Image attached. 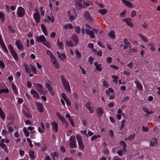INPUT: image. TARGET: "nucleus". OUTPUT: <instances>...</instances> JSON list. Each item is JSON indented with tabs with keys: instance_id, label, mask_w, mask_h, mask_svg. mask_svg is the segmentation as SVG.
<instances>
[{
	"instance_id": "f257e3e1",
	"label": "nucleus",
	"mask_w": 160,
	"mask_h": 160,
	"mask_svg": "<svg viewBox=\"0 0 160 160\" xmlns=\"http://www.w3.org/2000/svg\"><path fill=\"white\" fill-rule=\"evenodd\" d=\"M61 78L62 85L66 91L70 93L71 90L68 82L64 77L63 75L61 76Z\"/></svg>"
},
{
	"instance_id": "f03ea898",
	"label": "nucleus",
	"mask_w": 160,
	"mask_h": 160,
	"mask_svg": "<svg viewBox=\"0 0 160 160\" xmlns=\"http://www.w3.org/2000/svg\"><path fill=\"white\" fill-rule=\"evenodd\" d=\"M52 82L49 80L48 82L45 83V84L46 87L48 88V90L49 91L51 94L53 96L55 95V93L53 91V88L51 85Z\"/></svg>"
},
{
	"instance_id": "7ed1b4c3",
	"label": "nucleus",
	"mask_w": 160,
	"mask_h": 160,
	"mask_svg": "<svg viewBox=\"0 0 160 160\" xmlns=\"http://www.w3.org/2000/svg\"><path fill=\"white\" fill-rule=\"evenodd\" d=\"M17 13L19 17H22L25 15V12L24 8L21 7H19L17 11Z\"/></svg>"
},
{
	"instance_id": "20e7f679",
	"label": "nucleus",
	"mask_w": 160,
	"mask_h": 160,
	"mask_svg": "<svg viewBox=\"0 0 160 160\" xmlns=\"http://www.w3.org/2000/svg\"><path fill=\"white\" fill-rule=\"evenodd\" d=\"M15 45L20 50L22 51L24 50V47L20 40H17L15 41Z\"/></svg>"
},
{
	"instance_id": "39448f33",
	"label": "nucleus",
	"mask_w": 160,
	"mask_h": 160,
	"mask_svg": "<svg viewBox=\"0 0 160 160\" xmlns=\"http://www.w3.org/2000/svg\"><path fill=\"white\" fill-rule=\"evenodd\" d=\"M23 112L24 115L27 117L28 118H32V115L27 107L24 108L23 109Z\"/></svg>"
},
{
	"instance_id": "423d86ee",
	"label": "nucleus",
	"mask_w": 160,
	"mask_h": 160,
	"mask_svg": "<svg viewBox=\"0 0 160 160\" xmlns=\"http://www.w3.org/2000/svg\"><path fill=\"white\" fill-rule=\"evenodd\" d=\"M132 19L129 18L126 19H123L122 20L123 22H125L131 28H133V24L131 22Z\"/></svg>"
},
{
	"instance_id": "0eeeda50",
	"label": "nucleus",
	"mask_w": 160,
	"mask_h": 160,
	"mask_svg": "<svg viewBox=\"0 0 160 160\" xmlns=\"http://www.w3.org/2000/svg\"><path fill=\"white\" fill-rule=\"evenodd\" d=\"M36 40L38 42H41L42 44L46 41V39L43 35H40L36 37Z\"/></svg>"
},
{
	"instance_id": "6e6552de",
	"label": "nucleus",
	"mask_w": 160,
	"mask_h": 160,
	"mask_svg": "<svg viewBox=\"0 0 160 160\" xmlns=\"http://www.w3.org/2000/svg\"><path fill=\"white\" fill-rule=\"evenodd\" d=\"M122 3H124L125 5L131 8H133L134 7V5L130 2L126 0H122Z\"/></svg>"
},
{
	"instance_id": "1a4fd4ad",
	"label": "nucleus",
	"mask_w": 160,
	"mask_h": 160,
	"mask_svg": "<svg viewBox=\"0 0 160 160\" xmlns=\"http://www.w3.org/2000/svg\"><path fill=\"white\" fill-rule=\"evenodd\" d=\"M33 18L36 23H38L40 22V16L38 12H36L33 15Z\"/></svg>"
},
{
	"instance_id": "9d476101",
	"label": "nucleus",
	"mask_w": 160,
	"mask_h": 160,
	"mask_svg": "<svg viewBox=\"0 0 160 160\" xmlns=\"http://www.w3.org/2000/svg\"><path fill=\"white\" fill-rule=\"evenodd\" d=\"M85 32L87 35H89L91 38H95V36L93 32L90 30L89 29H85Z\"/></svg>"
},
{
	"instance_id": "9b49d317",
	"label": "nucleus",
	"mask_w": 160,
	"mask_h": 160,
	"mask_svg": "<svg viewBox=\"0 0 160 160\" xmlns=\"http://www.w3.org/2000/svg\"><path fill=\"white\" fill-rule=\"evenodd\" d=\"M52 129L55 132H57L58 131V125L55 122H53L51 123Z\"/></svg>"
},
{
	"instance_id": "f8f14e48",
	"label": "nucleus",
	"mask_w": 160,
	"mask_h": 160,
	"mask_svg": "<svg viewBox=\"0 0 160 160\" xmlns=\"http://www.w3.org/2000/svg\"><path fill=\"white\" fill-rule=\"evenodd\" d=\"M57 54L58 56V58L61 60L63 61L66 59V56L65 54H61L58 51H57Z\"/></svg>"
},
{
	"instance_id": "ddd939ff",
	"label": "nucleus",
	"mask_w": 160,
	"mask_h": 160,
	"mask_svg": "<svg viewBox=\"0 0 160 160\" xmlns=\"http://www.w3.org/2000/svg\"><path fill=\"white\" fill-rule=\"evenodd\" d=\"M124 43L125 44L124 46H123V49H126L128 47L129 48H131V46L130 43L128 42V39L127 38H125L124 39Z\"/></svg>"
},
{
	"instance_id": "4468645a",
	"label": "nucleus",
	"mask_w": 160,
	"mask_h": 160,
	"mask_svg": "<svg viewBox=\"0 0 160 160\" xmlns=\"http://www.w3.org/2000/svg\"><path fill=\"white\" fill-rule=\"evenodd\" d=\"M75 1L76 5L75 7L77 9H81L83 7L82 2L77 1L76 0H74Z\"/></svg>"
},
{
	"instance_id": "2eb2a0df",
	"label": "nucleus",
	"mask_w": 160,
	"mask_h": 160,
	"mask_svg": "<svg viewBox=\"0 0 160 160\" xmlns=\"http://www.w3.org/2000/svg\"><path fill=\"white\" fill-rule=\"evenodd\" d=\"M35 86L37 88L38 90L40 93L42 92L43 88H42V86L41 84L37 83L36 84Z\"/></svg>"
},
{
	"instance_id": "dca6fc26",
	"label": "nucleus",
	"mask_w": 160,
	"mask_h": 160,
	"mask_svg": "<svg viewBox=\"0 0 160 160\" xmlns=\"http://www.w3.org/2000/svg\"><path fill=\"white\" fill-rule=\"evenodd\" d=\"M41 127L38 128V131L40 133H43L44 132V130L45 129V127L43 123L42 122L40 123Z\"/></svg>"
},
{
	"instance_id": "f3484780",
	"label": "nucleus",
	"mask_w": 160,
	"mask_h": 160,
	"mask_svg": "<svg viewBox=\"0 0 160 160\" xmlns=\"http://www.w3.org/2000/svg\"><path fill=\"white\" fill-rule=\"evenodd\" d=\"M104 111L102 108H98L96 111L97 115L99 117H101Z\"/></svg>"
},
{
	"instance_id": "a211bd4d",
	"label": "nucleus",
	"mask_w": 160,
	"mask_h": 160,
	"mask_svg": "<svg viewBox=\"0 0 160 160\" xmlns=\"http://www.w3.org/2000/svg\"><path fill=\"white\" fill-rule=\"evenodd\" d=\"M84 16L85 18L91 22L93 21L92 18H91V16L88 12H85L84 14Z\"/></svg>"
},
{
	"instance_id": "6ab92c4d",
	"label": "nucleus",
	"mask_w": 160,
	"mask_h": 160,
	"mask_svg": "<svg viewBox=\"0 0 160 160\" xmlns=\"http://www.w3.org/2000/svg\"><path fill=\"white\" fill-rule=\"evenodd\" d=\"M52 64L54 65V67L57 69H59L60 68V66L59 63L57 62L56 58L52 59Z\"/></svg>"
},
{
	"instance_id": "aec40b11",
	"label": "nucleus",
	"mask_w": 160,
	"mask_h": 160,
	"mask_svg": "<svg viewBox=\"0 0 160 160\" xmlns=\"http://www.w3.org/2000/svg\"><path fill=\"white\" fill-rule=\"evenodd\" d=\"M36 105L38 110L40 112H42L43 111V105L38 102L37 103Z\"/></svg>"
},
{
	"instance_id": "412c9836",
	"label": "nucleus",
	"mask_w": 160,
	"mask_h": 160,
	"mask_svg": "<svg viewBox=\"0 0 160 160\" xmlns=\"http://www.w3.org/2000/svg\"><path fill=\"white\" fill-rule=\"evenodd\" d=\"M94 65L96 67V69L98 71L101 72L102 71V68L101 64H98L97 62H95L94 63Z\"/></svg>"
},
{
	"instance_id": "4be33fe9",
	"label": "nucleus",
	"mask_w": 160,
	"mask_h": 160,
	"mask_svg": "<svg viewBox=\"0 0 160 160\" xmlns=\"http://www.w3.org/2000/svg\"><path fill=\"white\" fill-rule=\"evenodd\" d=\"M31 93L32 94L33 97L36 99H38L39 98V95L38 92L33 90H31Z\"/></svg>"
},
{
	"instance_id": "5701e85b",
	"label": "nucleus",
	"mask_w": 160,
	"mask_h": 160,
	"mask_svg": "<svg viewBox=\"0 0 160 160\" xmlns=\"http://www.w3.org/2000/svg\"><path fill=\"white\" fill-rule=\"evenodd\" d=\"M23 66L25 67L26 72L28 73H30L31 70L28 65L25 62L23 64Z\"/></svg>"
},
{
	"instance_id": "b1692460",
	"label": "nucleus",
	"mask_w": 160,
	"mask_h": 160,
	"mask_svg": "<svg viewBox=\"0 0 160 160\" xmlns=\"http://www.w3.org/2000/svg\"><path fill=\"white\" fill-rule=\"evenodd\" d=\"M134 82L137 85V88L140 90H141L142 89V86L140 83L139 81H135Z\"/></svg>"
},
{
	"instance_id": "393cba45",
	"label": "nucleus",
	"mask_w": 160,
	"mask_h": 160,
	"mask_svg": "<svg viewBox=\"0 0 160 160\" xmlns=\"http://www.w3.org/2000/svg\"><path fill=\"white\" fill-rule=\"evenodd\" d=\"M41 28L44 34L46 36H47L48 35L47 31L45 25L43 24H42L41 25Z\"/></svg>"
},
{
	"instance_id": "a878e982",
	"label": "nucleus",
	"mask_w": 160,
	"mask_h": 160,
	"mask_svg": "<svg viewBox=\"0 0 160 160\" xmlns=\"http://www.w3.org/2000/svg\"><path fill=\"white\" fill-rule=\"evenodd\" d=\"M72 38L76 44H78V37L75 34H73L72 36Z\"/></svg>"
},
{
	"instance_id": "bb28decb",
	"label": "nucleus",
	"mask_w": 160,
	"mask_h": 160,
	"mask_svg": "<svg viewBox=\"0 0 160 160\" xmlns=\"http://www.w3.org/2000/svg\"><path fill=\"white\" fill-rule=\"evenodd\" d=\"M57 115L58 118L62 122L65 121V118L63 117L59 112H57L56 113Z\"/></svg>"
},
{
	"instance_id": "cd10ccee",
	"label": "nucleus",
	"mask_w": 160,
	"mask_h": 160,
	"mask_svg": "<svg viewBox=\"0 0 160 160\" xmlns=\"http://www.w3.org/2000/svg\"><path fill=\"white\" fill-rule=\"evenodd\" d=\"M30 158L32 160H34L35 158V155L34 152L30 151L29 153Z\"/></svg>"
},
{
	"instance_id": "c85d7f7f",
	"label": "nucleus",
	"mask_w": 160,
	"mask_h": 160,
	"mask_svg": "<svg viewBox=\"0 0 160 160\" xmlns=\"http://www.w3.org/2000/svg\"><path fill=\"white\" fill-rule=\"evenodd\" d=\"M14 59L16 61H18V58L17 54L15 51L11 53Z\"/></svg>"
},
{
	"instance_id": "c756f323",
	"label": "nucleus",
	"mask_w": 160,
	"mask_h": 160,
	"mask_svg": "<svg viewBox=\"0 0 160 160\" xmlns=\"http://www.w3.org/2000/svg\"><path fill=\"white\" fill-rule=\"evenodd\" d=\"M120 145L122 147L123 150L124 151H126V148L127 147V145L123 141H121L120 142Z\"/></svg>"
},
{
	"instance_id": "7c9ffc66",
	"label": "nucleus",
	"mask_w": 160,
	"mask_h": 160,
	"mask_svg": "<svg viewBox=\"0 0 160 160\" xmlns=\"http://www.w3.org/2000/svg\"><path fill=\"white\" fill-rule=\"evenodd\" d=\"M57 44L61 49H63V44L62 42H60L59 38L58 39L57 41Z\"/></svg>"
},
{
	"instance_id": "2f4dec72",
	"label": "nucleus",
	"mask_w": 160,
	"mask_h": 160,
	"mask_svg": "<svg viewBox=\"0 0 160 160\" xmlns=\"http://www.w3.org/2000/svg\"><path fill=\"white\" fill-rule=\"evenodd\" d=\"M76 141H70V146L71 148H74L76 147Z\"/></svg>"
},
{
	"instance_id": "473e14b6",
	"label": "nucleus",
	"mask_w": 160,
	"mask_h": 160,
	"mask_svg": "<svg viewBox=\"0 0 160 160\" xmlns=\"http://www.w3.org/2000/svg\"><path fill=\"white\" fill-rule=\"evenodd\" d=\"M46 53L48 55L50 56V57H51L52 60L54 58H55V56L53 55V54L52 53V52L50 51L49 50H47L46 51Z\"/></svg>"
},
{
	"instance_id": "72a5a7b5",
	"label": "nucleus",
	"mask_w": 160,
	"mask_h": 160,
	"mask_svg": "<svg viewBox=\"0 0 160 160\" xmlns=\"http://www.w3.org/2000/svg\"><path fill=\"white\" fill-rule=\"evenodd\" d=\"M75 53L76 54V58L78 59H79L81 57V55L78 50H76L75 51Z\"/></svg>"
},
{
	"instance_id": "f704fd0d",
	"label": "nucleus",
	"mask_w": 160,
	"mask_h": 160,
	"mask_svg": "<svg viewBox=\"0 0 160 160\" xmlns=\"http://www.w3.org/2000/svg\"><path fill=\"white\" fill-rule=\"evenodd\" d=\"M78 144L79 148L81 150H82L84 149V146L83 145L82 141H78Z\"/></svg>"
},
{
	"instance_id": "c9c22d12",
	"label": "nucleus",
	"mask_w": 160,
	"mask_h": 160,
	"mask_svg": "<svg viewBox=\"0 0 160 160\" xmlns=\"http://www.w3.org/2000/svg\"><path fill=\"white\" fill-rule=\"evenodd\" d=\"M5 16L2 12L0 11V19L3 22L5 20Z\"/></svg>"
},
{
	"instance_id": "e433bc0d",
	"label": "nucleus",
	"mask_w": 160,
	"mask_h": 160,
	"mask_svg": "<svg viewBox=\"0 0 160 160\" xmlns=\"http://www.w3.org/2000/svg\"><path fill=\"white\" fill-rule=\"evenodd\" d=\"M109 36L112 39L115 38V32L113 31H111L109 34Z\"/></svg>"
},
{
	"instance_id": "4c0bfd02",
	"label": "nucleus",
	"mask_w": 160,
	"mask_h": 160,
	"mask_svg": "<svg viewBox=\"0 0 160 160\" xmlns=\"http://www.w3.org/2000/svg\"><path fill=\"white\" fill-rule=\"evenodd\" d=\"M157 144V141H150V146L151 147L156 146Z\"/></svg>"
},
{
	"instance_id": "58836bf2",
	"label": "nucleus",
	"mask_w": 160,
	"mask_h": 160,
	"mask_svg": "<svg viewBox=\"0 0 160 160\" xmlns=\"http://www.w3.org/2000/svg\"><path fill=\"white\" fill-rule=\"evenodd\" d=\"M12 89H13V91L14 93L15 94H17L18 93V91L17 90L16 87L15 85H14V84H12Z\"/></svg>"
},
{
	"instance_id": "ea45409f",
	"label": "nucleus",
	"mask_w": 160,
	"mask_h": 160,
	"mask_svg": "<svg viewBox=\"0 0 160 160\" xmlns=\"http://www.w3.org/2000/svg\"><path fill=\"white\" fill-rule=\"evenodd\" d=\"M138 35L141 37L142 38V39L144 42H148V40L147 38L145 36H143L142 35L140 34H138Z\"/></svg>"
},
{
	"instance_id": "a19ab883",
	"label": "nucleus",
	"mask_w": 160,
	"mask_h": 160,
	"mask_svg": "<svg viewBox=\"0 0 160 160\" xmlns=\"http://www.w3.org/2000/svg\"><path fill=\"white\" fill-rule=\"evenodd\" d=\"M143 110L147 114H148L149 115L151 114H152L153 113V112L152 111L150 112L148 110V109L145 107H144L143 108Z\"/></svg>"
},
{
	"instance_id": "79ce46f5",
	"label": "nucleus",
	"mask_w": 160,
	"mask_h": 160,
	"mask_svg": "<svg viewBox=\"0 0 160 160\" xmlns=\"http://www.w3.org/2000/svg\"><path fill=\"white\" fill-rule=\"evenodd\" d=\"M98 12L103 15H104L107 12V10L105 9H100L98 10Z\"/></svg>"
},
{
	"instance_id": "37998d69",
	"label": "nucleus",
	"mask_w": 160,
	"mask_h": 160,
	"mask_svg": "<svg viewBox=\"0 0 160 160\" xmlns=\"http://www.w3.org/2000/svg\"><path fill=\"white\" fill-rule=\"evenodd\" d=\"M148 45L150 47V49L152 51H154L155 48L154 47V45L152 43H149L148 44Z\"/></svg>"
},
{
	"instance_id": "c03bdc74",
	"label": "nucleus",
	"mask_w": 160,
	"mask_h": 160,
	"mask_svg": "<svg viewBox=\"0 0 160 160\" xmlns=\"http://www.w3.org/2000/svg\"><path fill=\"white\" fill-rule=\"evenodd\" d=\"M23 131L24 133V134L25 135V136L28 137L29 136V132L27 130L26 128H24L23 129Z\"/></svg>"
},
{
	"instance_id": "a18cd8bd",
	"label": "nucleus",
	"mask_w": 160,
	"mask_h": 160,
	"mask_svg": "<svg viewBox=\"0 0 160 160\" xmlns=\"http://www.w3.org/2000/svg\"><path fill=\"white\" fill-rule=\"evenodd\" d=\"M73 28V27L70 23H68L64 27V28L65 29L69 28L70 29H72Z\"/></svg>"
},
{
	"instance_id": "49530a36",
	"label": "nucleus",
	"mask_w": 160,
	"mask_h": 160,
	"mask_svg": "<svg viewBox=\"0 0 160 160\" xmlns=\"http://www.w3.org/2000/svg\"><path fill=\"white\" fill-rule=\"evenodd\" d=\"M43 44L48 48H50L51 47V45L50 43L46 40V41H45V42H43Z\"/></svg>"
},
{
	"instance_id": "de8ad7c7",
	"label": "nucleus",
	"mask_w": 160,
	"mask_h": 160,
	"mask_svg": "<svg viewBox=\"0 0 160 160\" xmlns=\"http://www.w3.org/2000/svg\"><path fill=\"white\" fill-rule=\"evenodd\" d=\"M66 43L67 45L69 46L72 47L74 45V44L72 43V41L71 40L67 41Z\"/></svg>"
},
{
	"instance_id": "09e8293b",
	"label": "nucleus",
	"mask_w": 160,
	"mask_h": 160,
	"mask_svg": "<svg viewBox=\"0 0 160 160\" xmlns=\"http://www.w3.org/2000/svg\"><path fill=\"white\" fill-rule=\"evenodd\" d=\"M8 48L9 50L11 52V53L14 51L15 50L13 49V48L12 45L11 44H9L8 46Z\"/></svg>"
},
{
	"instance_id": "8fccbe9b",
	"label": "nucleus",
	"mask_w": 160,
	"mask_h": 160,
	"mask_svg": "<svg viewBox=\"0 0 160 160\" xmlns=\"http://www.w3.org/2000/svg\"><path fill=\"white\" fill-rule=\"evenodd\" d=\"M9 92V89L8 88L1 89L0 90V94L2 93V92L4 93H8Z\"/></svg>"
},
{
	"instance_id": "3c124183",
	"label": "nucleus",
	"mask_w": 160,
	"mask_h": 160,
	"mask_svg": "<svg viewBox=\"0 0 160 160\" xmlns=\"http://www.w3.org/2000/svg\"><path fill=\"white\" fill-rule=\"evenodd\" d=\"M31 67L32 69V72L34 74H36L37 73V71H36V68L34 66H33L32 65H31Z\"/></svg>"
},
{
	"instance_id": "603ef678",
	"label": "nucleus",
	"mask_w": 160,
	"mask_h": 160,
	"mask_svg": "<svg viewBox=\"0 0 160 160\" xmlns=\"http://www.w3.org/2000/svg\"><path fill=\"white\" fill-rule=\"evenodd\" d=\"M112 78L114 79L113 80V82L117 83L118 82L117 80L118 79V77L116 75H112Z\"/></svg>"
},
{
	"instance_id": "864d4df0",
	"label": "nucleus",
	"mask_w": 160,
	"mask_h": 160,
	"mask_svg": "<svg viewBox=\"0 0 160 160\" xmlns=\"http://www.w3.org/2000/svg\"><path fill=\"white\" fill-rule=\"evenodd\" d=\"M48 19L52 22H54L55 20V18H54L53 16H52V17H51L48 16Z\"/></svg>"
},
{
	"instance_id": "5fc2aeb1",
	"label": "nucleus",
	"mask_w": 160,
	"mask_h": 160,
	"mask_svg": "<svg viewBox=\"0 0 160 160\" xmlns=\"http://www.w3.org/2000/svg\"><path fill=\"white\" fill-rule=\"evenodd\" d=\"M135 136V134L133 133V134L130 135L128 138V139L129 140L133 139L134 138Z\"/></svg>"
},
{
	"instance_id": "6e6d98bb",
	"label": "nucleus",
	"mask_w": 160,
	"mask_h": 160,
	"mask_svg": "<svg viewBox=\"0 0 160 160\" xmlns=\"http://www.w3.org/2000/svg\"><path fill=\"white\" fill-rule=\"evenodd\" d=\"M52 156L53 157V159L55 160V158L58 157V155L56 152H54L53 154H52Z\"/></svg>"
},
{
	"instance_id": "4d7b16f0",
	"label": "nucleus",
	"mask_w": 160,
	"mask_h": 160,
	"mask_svg": "<svg viewBox=\"0 0 160 160\" xmlns=\"http://www.w3.org/2000/svg\"><path fill=\"white\" fill-rule=\"evenodd\" d=\"M76 32L78 33H80V28L79 26H76L75 28Z\"/></svg>"
},
{
	"instance_id": "13d9d810",
	"label": "nucleus",
	"mask_w": 160,
	"mask_h": 160,
	"mask_svg": "<svg viewBox=\"0 0 160 160\" xmlns=\"http://www.w3.org/2000/svg\"><path fill=\"white\" fill-rule=\"evenodd\" d=\"M0 67H1L2 69L5 68V66L4 62L0 60Z\"/></svg>"
},
{
	"instance_id": "bf43d9fd",
	"label": "nucleus",
	"mask_w": 160,
	"mask_h": 160,
	"mask_svg": "<svg viewBox=\"0 0 160 160\" xmlns=\"http://www.w3.org/2000/svg\"><path fill=\"white\" fill-rule=\"evenodd\" d=\"M8 28L10 31L12 33L15 32V31L13 29V28L11 26H8Z\"/></svg>"
},
{
	"instance_id": "052dcab7",
	"label": "nucleus",
	"mask_w": 160,
	"mask_h": 160,
	"mask_svg": "<svg viewBox=\"0 0 160 160\" xmlns=\"http://www.w3.org/2000/svg\"><path fill=\"white\" fill-rule=\"evenodd\" d=\"M83 3L85 6L88 7L90 6L92 3L90 2H86L85 1H83Z\"/></svg>"
},
{
	"instance_id": "680f3d73",
	"label": "nucleus",
	"mask_w": 160,
	"mask_h": 160,
	"mask_svg": "<svg viewBox=\"0 0 160 160\" xmlns=\"http://www.w3.org/2000/svg\"><path fill=\"white\" fill-rule=\"evenodd\" d=\"M65 101L67 105L69 106H70L71 105V102L69 99L67 98L64 100Z\"/></svg>"
},
{
	"instance_id": "e2e57ef3",
	"label": "nucleus",
	"mask_w": 160,
	"mask_h": 160,
	"mask_svg": "<svg viewBox=\"0 0 160 160\" xmlns=\"http://www.w3.org/2000/svg\"><path fill=\"white\" fill-rule=\"evenodd\" d=\"M101 136L99 135H94L91 138V140H94L97 139L98 138L100 137Z\"/></svg>"
},
{
	"instance_id": "0e129e2a",
	"label": "nucleus",
	"mask_w": 160,
	"mask_h": 160,
	"mask_svg": "<svg viewBox=\"0 0 160 160\" xmlns=\"http://www.w3.org/2000/svg\"><path fill=\"white\" fill-rule=\"evenodd\" d=\"M69 122H70L71 124V125L73 127H75V125H74V122L73 121L72 119L71 118H70L69 119Z\"/></svg>"
},
{
	"instance_id": "69168bd1",
	"label": "nucleus",
	"mask_w": 160,
	"mask_h": 160,
	"mask_svg": "<svg viewBox=\"0 0 160 160\" xmlns=\"http://www.w3.org/2000/svg\"><path fill=\"white\" fill-rule=\"evenodd\" d=\"M112 61V58L111 57H108L107 58V62L108 63H111Z\"/></svg>"
},
{
	"instance_id": "338daca9",
	"label": "nucleus",
	"mask_w": 160,
	"mask_h": 160,
	"mask_svg": "<svg viewBox=\"0 0 160 160\" xmlns=\"http://www.w3.org/2000/svg\"><path fill=\"white\" fill-rule=\"evenodd\" d=\"M2 141L3 142H2L0 143V146L2 148H4L6 147V145L3 143V142H4V141Z\"/></svg>"
},
{
	"instance_id": "774afa93",
	"label": "nucleus",
	"mask_w": 160,
	"mask_h": 160,
	"mask_svg": "<svg viewBox=\"0 0 160 160\" xmlns=\"http://www.w3.org/2000/svg\"><path fill=\"white\" fill-rule=\"evenodd\" d=\"M136 15V13L135 11H133L131 13V16L132 17L135 16Z\"/></svg>"
}]
</instances>
